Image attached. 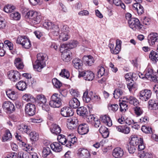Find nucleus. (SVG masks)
<instances>
[{
    "instance_id": "obj_1",
    "label": "nucleus",
    "mask_w": 158,
    "mask_h": 158,
    "mask_svg": "<svg viewBox=\"0 0 158 158\" xmlns=\"http://www.w3.org/2000/svg\"><path fill=\"white\" fill-rule=\"evenodd\" d=\"M46 55L42 53L37 55V60L33 65V68L35 71L39 72L41 71L42 69L45 66V60Z\"/></svg>"
},
{
    "instance_id": "obj_2",
    "label": "nucleus",
    "mask_w": 158,
    "mask_h": 158,
    "mask_svg": "<svg viewBox=\"0 0 158 158\" xmlns=\"http://www.w3.org/2000/svg\"><path fill=\"white\" fill-rule=\"evenodd\" d=\"M61 94H58L57 93H55L51 97V100L49 102V104L50 106L53 108L59 107L61 105L62 96H64L63 95L62 92L60 93Z\"/></svg>"
},
{
    "instance_id": "obj_3",
    "label": "nucleus",
    "mask_w": 158,
    "mask_h": 158,
    "mask_svg": "<svg viewBox=\"0 0 158 158\" xmlns=\"http://www.w3.org/2000/svg\"><path fill=\"white\" fill-rule=\"evenodd\" d=\"M27 16L31 20L32 23L35 24L40 23L42 19V16L40 13L31 11L27 14Z\"/></svg>"
},
{
    "instance_id": "obj_4",
    "label": "nucleus",
    "mask_w": 158,
    "mask_h": 158,
    "mask_svg": "<svg viewBox=\"0 0 158 158\" xmlns=\"http://www.w3.org/2000/svg\"><path fill=\"white\" fill-rule=\"evenodd\" d=\"M16 43L21 45L22 47L26 48L29 49L31 46L30 40L26 36H19L17 38Z\"/></svg>"
},
{
    "instance_id": "obj_5",
    "label": "nucleus",
    "mask_w": 158,
    "mask_h": 158,
    "mask_svg": "<svg viewBox=\"0 0 158 158\" xmlns=\"http://www.w3.org/2000/svg\"><path fill=\"white\" fill-rule=\"evenodd\" d=\"M43 26L46 29L50 30V32L54 35H57L59 34V27L50 22H46L43 24Z\"/></svg>"
},
{
    "instance_id": "obj_6",
    "label": "nucleus",
    "mask_w": 158,
    "mask_h": 158,
    "mask_svg": "<svg viewBox=\"0 0 158 158\" xmlns=\"http://www.w3.org/2000/svg\"><path fill=\"white\" fill-rule=\"evenodd\" d=\"M128 23L130 27L133 30H140L143 27L142 25L140 23L139 20L136 18L131 19Z\"/></svg>"
},
{
    "instance_id": "obj_7",
    "label": "nucleus",
    "mask_w": 158,
    "mask_h": 158,
    "mask_svg": "<svg viewBox=\"0 0 158 158\" xmlns=\"http://www.w3.org/2000/svg\"><path fill=\"white\" fill-rule=\"evenodd\" d=\"M84 77V79L88 81H91L94 77V75L92 72L90 71H83L79 72L78 77Z\"/></svg>"
},
{
    "instance_id": "obj_8",
    "label": "nucleus",
    "mask_w": 158,
    "mask_h": 158,
    "mask_svg": "<svg viewBox=\"0 0 158 158\" xmlns=\"http://www.w3.org/2000/svg\"><path fill=\"white\" fill-rule=\"evenodd\" d=\"M78 121L76 117L70 118L67 120V127L70 130H74L78 125Z\"/></svg>"
},
{
    "instance_id": "obj_9",
    "label": "nucleus",
    "mask_w": 158,
    "mask_h": 158,
    "mask_svg": "<svg viewBox=\"0 0 158 158\" xmlns=\"http://www.w3.org/2000/svg\"><path fill=\"white\" fill-rule=\"evenodd\" d=\"M139 98L143 101L148 100L150 98L152 92L151 90L145 89L139 92Z\"/></svg>"
},
{
    "instance_id": "obj_10",
    "label": "nucleus",
    "mask_w": 158,
    "mask_h": 158,
    "mask_svg": "<svg viewBox=\"0 0 158 158\" xmlns=\"http://www.w3.org/2000/svg\"><path fill=\"white\" fill-rule=\"evenodd\" d=\"M8 77L12 81H15L20 79V74L17 71L11 70L8 73Z\"/></svg>"
},
{
    "instance_id": "obj_11",
    "label": "nucleus",
    "mask_w": 158,
    "mask_h": 158,
    "mask_svg": "<svg viewBox=\"0 0 158 158\" xmlns=\"http://www.w3.org/2000/svg\"><path fill=\"white\" fill-rule=\"evenodd\" d=\"M25 112L30 116H33L35 113V107L32 104L29 103L27 104L25 107Z\"/></svg>"
},
{
    "instance_id": "obj_12",
    "label": "nucleus",
    "mask_w": 158,
    "mask_h": 158,
    "mask_svg": "<svg viewBox=\"0 0 158 158\" xmlns=\"http://www.w3.org/2000/svg\"><path fill=\"white\" fill-rule=\"evenodd\" d=\"M2 107L4 110L9 113H12L15 110V107L13 103L8 101L5 102Z\"/></svg>"
},
{
    "instance_id": "obj_13",
    "label": "nucleus",
    "mask_w": 158,
    "mask_h": 158,
    "mask_svg": "<svg viewBox=\"0 0 158 158\" xmlns=\"http://www.w3.org/2000/svg\"><path fill=\"white\" fill-rule=\"evenodd\" d=\"M60 113L61 115L64 117L71 116L73 114L72 109L69 107H64L61 108Z\"/></svg>"
},
{
    "instance_id": "obj_14",
    "label": "nucleus",
    "mask_w": 158,
    "mask_h": 158,
    "mask_svg": "<svg viewBox=\"0 0 158 158\" xmlns=\"http://www.w3.org/2000/svg\"><path fill=\"white\" fill-rule=\"evenodd\" d=\"M148 42L150 45H153L158 42V34L156 33L150 34L148 36Z\"/></svg>"
},
{
    "instance_id": "obj_15",
    "label": "nucleus",
    "mask_w": 158,
    "mask_h": 158,
    "mask_svg": "<svg viewBox=\"0 0 158 158\" xmlns=\"http://www.w3.org/2000/svg\"><path fill=\"white\" fill-rule=\"evenodd\" d=\"M77 131L78 133L81 135L86 134L89 132V126L86 124H80L78 126Z\"/></svg>"
},
{
    "instance_id": "obj_16",
    "label": "nucleus",
    "mask_w": 158,
    "mask_h": 158,
    "mask_svg": "<svg viewBox=\"0 0 158 158\" xmlns=\"http://www.w3.org/2000/svg\"><path fill=\"white\" fill-rule=\"evenodd\" d=\"M83 63L86 65L90 66L94 62V58L90 55L84 56L82 59Z\"/></svg>"
},
{
    "instance_id": "obj_17",
    "label": "nucleus",
    "mask_w": 158,
    "mask_h": 158,
    "mask_svg": "<svg viewBox=\"0 0 158 158\" xmlns=\"http://www.w3.org/2000/svg\"><path fill=\"white\" fill-rule=\"evenodd\" d=\"M133 10L137 12L139 15H141L144 11V9L143 6L140 3H135L133 5Z\"/></svg>"
},
{
    "instance_id": "obj_18",
    "label": "nucleus",
    "mask_w": 158,
    "mask_h": 158,
    "mask_svg": "<svg viewBox=\"0 0 158 158\" xmlns=\"http://www.w3.org/2000/svg\"><path fill=\"white\" fill-rule=\"evenodd\" d=\"M123 150L120 148L117 147L114 150L112 154L116 158H120L123 156Z\"/></svg>"
},
{
    "instance_id": "obj_19",
    "label": "nucleus",
    "mask_w": 158,
    "mask_h": 158,
    "mask_svg": "<svg viewBox=\"0 0 158 158\" xmlns=\"http://www.w3.org/2000/svg\"><path fill=\"white\" fill-rule=\"evenodd\" d=\"M69 105L71 108L76 109L80 105V102L77 98H72L69 101Z\"/></svg>"
},
{
    "instance_id": "obj_20",
    "label": "nucleus",
    "mask_w": 158,
    "mask_h": 158,
    "mask_svg": "<svg viewBox=\"0 0 158 158\" xmlns=\"http://www.w3.org/2000/svg\"><path fill=\"white\" fill-rule=\"evenodd\" d=\"M6 93L7 97L12 100H15L18 98V96L17 93L12 89H7L6 91Z\"/></svg>"
},
{
    "instance_id": "obj_21",
    "label": "nucleus",
    "mask_w": 158,
    "mask_h": 158,
    "mask_svg": "<svg viewBox=\"0 0 158 158\" xmlns=\"http://www.w3.org/2000/svg\"><path fill=\"white\" fill-rule=\"evenodd\" d=\"M101 121L109 127L111 126L112 125V121L110 118L106 115H102L100 117Z\"/></svg>"
},
{
    "instance_id": "obj_22",
    "label": "nucleus",
    "mask_w": 158,
    "mask_h": 158,
    "mask_svg": "<svg viewBox=\"0 0 158 158\" xmlns=\"http://www.w3.org/2000/svg\"><path fill=\"white\" fill-rule=\"evenodd\" d=\"M50 130L52 134L57 135L60 133L61 131V129L58 125L56 124H53L51 126Z\"/></svg>"
},
{
    "instance_id": "obj_23",
    "label": "nucleus",
    "mask_w": 158,
    "mask_h": 158,
    "mask_svg": "<svg viewBox=\"0 0 158 158\" xmlns=\"http://www.w3.org/2000/svg\"><path fill=\"white\" fill-rule=\"evenodd\" d=\"M50 146L53 151L56 152H59L62 150L61 145L58 142H54Z\"/></svg>"
},
{
    "instance_id": "obj_24",
    "label": "nucleus",
    "mask_w": 158,
    "mask_h": 158,
    "mask_svg": "<svg viewBox=\"0 0 158 158\" xmlns=\"http://www.w3.org/2000/svg\"><path fill=\"white\" fill-rule=\"evenodd\" d=\"M72 62L74 67L77 69H81L83 65L82 61L77 58L73 59Z\"/></svg>"
},
{
    "instance_id": "obj_25",
    "label": "nucleus",
    "mask_w": 158,
    "mask_h": 158,
    "mask_svg": "<svg viewBox=\"0 0 158 158\" xmlns=\"http://www.w3.org/2000/svg\"><path fill=\"white\" fill-rule=\"evenodd\" d=\"M77 113L80 116H87L88 111L87 108L84 106H81L78 108L77 110Z\"/></svg>"
},
{
    "instance_id": "obj_26",
    "label": "nucleus",
    "mask_w": 158,
    "mask_h": 158,
    "mask_svg": "<svg viewBox=\"0 0 158 158\" xmlns=\"http://www.w3.org/2000/svg\"><path fill=\"white\" fill-rule=\"evenodd\" d=\"M126 98L127 102L134 106H137L139 104V101L133 96H128L126 97Z\"/></svg>"
},
{
    "instance_id": "obj_27",
    "label": "nucleus",
    "mask_w": 158,
    "mask_h": 158,
    "mask_svg": "<svg viewBox=\"0 0 158 158\" xmlns=\"http://www.w3.org/2000/svg\"><path fill=\"white\" fill-rule=\"evenodd\" d=\"M92 95H93L92 91H90L89 93H88L87 91H85L84 93L83 96V100L87 103L89 102L90 100H91Z\"/></svg>"
},
{
    "instance_id": "obj_28",
    "label": "nucleus",
    "mask_w": 158,
    "mask_h": 158,
    "mask_svg": "<svg viewBox=\"0 0 158 158\" xmlns=\"http://www.w3.org/2000/svg\"><path fill=\"white\" fill-rule=\"evenodd\" d=\"M149 108L151 109L156 110L158 109V101L154 100H150L148 102Z\"/></svg>"
},
{
    "instance_id": "obj_29",
    "label": "nucleus",
    "mask_w": 158,
    "mask_h": 158,
    "mask_svg": "<svg viewBox=\"0 0 158 158\" xmlns=\"http://www.w3.org/2000/svg\"><path fill=\"white\" fill-rule=\"evenodd\" d=\"M99 131L103 138H106L108 136L109 133L108 129L105 126H101L99 129Z\"/></svg>"
},
{
    "instance_id": "obj_30",
    "label": "nucleus",
    "mask_w": 158,
    "mask_h": 158,
    "mask_svg": "<svg viewBox=\"0 0 158 158\" xmlns=\"http://www.w3.org/2000/svg\"><path fill=\"white\" fill-rule=\"evenodd\" d=\"M71 53L69 51H66L63 52L62 54L61 57L63 60L66 62L69 61L71 59Z\"/></svg>"
},
{
    "instance_id": "obj_31",
    "label": "nucleus",
    "mask_w": 158,
    "mask_h": 158,
    "mask_svg": "<svg viewBox=\"0 0 158 158\" xmlns=\"http://www.w3.org/2000/svg\"><path fill=\"white\" fill-rule=\"evenodd\" d=\"M27 85L25 82L23 81H20L16 85L17 89L19 90L23 91L27 88Z\"/></svg>"
},
{
    "instance_id": "obj_32",
    "label": "nucleus",
    "mask_w": 158,
    "mask_h": 158,
    "mask_svg": "<svg viewBox=\"0 0 158 158\" xmlns=\"http://www.w3.org/2000/svg\"><path fill=\"white\" fill-rule=\"evenodd\" d=\"M14 64L16 67L19 69H22L24 67V65L20 58H16L15 60Z\"/></svg>"
},
{
    "instance_id": "obj_33",
    "label": "nucleus",
    "mask_w": 158,
    "mask_h": 158,
    "mask_svg": "<svg viewBox=\"0 0 158 158\" xmlns=\"http://www.w3.org/2000/svg\"><path fill=\"white\" fill-rule=\"evenodd\" d=\"M12 138V135L10 131L6 130L2 137V141L4 142L10 140Z\"/></svg>"
},
{
    "instance_id": "obj_34",
    "label": "nucleus",
    "mask_w": 158,
    "mask_h": 158,
    "mask_svg": "<svg viewBox=\"0 0 158 158\" xmlns=\"http://www.w3.org/2000/svg\"><path fill=\"white\" fill-rule=\"evenodd\" d=\"M123 94V91L120 88L116 89L114 91V97L116 99L121 97Z\"/></svg>"
},
{
    "instance_id": "obj_35",
    "label": "nucleus",
    "mask_w": 158,
    "mask_h": 158,
    "mask_svg": "<svg viewBox=\"0 0 158 158\" xmlns=\"http://www.w3.org/2000/svg\"><path fill=\"white\" fill-rule=\"evenodd\" d=\"M18 132H24L28 133L29 129L28 128V126L23 124H22L20 125L18 127Z\"/></svg>"
},
{
    "instance_id": "obj_36",
    "label": "nucleus",
    "mask_w": 158,
    "mask_h": 158,
    "mask_svg": "<svg viewBox=\"0 0 158 158\" xmlns=\"http://www.w3.org/2000/svg\"><path fill=\"white\" fill-rule=\"evenodd\" d=\"M88 119H90V121H94V126L96 128L98 127L100 125V120L95 118L93 115H90L88 117Z\"/></svg>"
},
{
    "instance_id": "obj_37",
    "label": "nucleus",
    "mask_w": 158,
    "mask_h": 158,
    "mask_svg": "<svg viewBox=\"0 0 158 158\" xmlns=\"http://www.w3.org/2000/svg\"><path fill=\"white\" fill-rule=\"evenodd\" d=\"M23 100L27 102H33L35 101V98L31 94H26L23 96Z\"/></svg>"
},
{
    "instance_id": "obj_38",
    "label": "nucleus",
    "mask_w": 158,
    "mask_h": 158,
    "mask_svg": "<svg viewBox=\"0 0 158 158\" xmlns=\"http://www.w3.org/2000/svg\"><path fill=\"white\" fill-rule=\"evenodd\" d=\"M149 58L153 61L156 62L158 60V53L152 50L149 54Z\"/></svg>"
},
{
    "instance_id": "obj_39",
    "label": "nucleus",
    "mask_w": 158,
    "mask_h": 158,
    "mask_svg": "<svg viewBox=\"0 0 158 158\" xmlns=\"http://www.w3.org/2000/svg\"><path fill=\"white\" fill-rule=\"evenodd\" d=\"M37 100L38 101L39 105L43 103L47 102V99L46 97L43 94L38 95L36 97Z\"/></svg>"
},
{
    "instance_id": "obj_40",
    "label": "nucleus",
    "mask_w": 158,
    "mask_h": 158,
    "mask_svg": "<svg viewBox=\"0 0 158 158\" xmlns=\"http://www.w3.org/2000/svg\"><path fill=\"white\" fill-rule=\"evenodd\" d=\"M110 49L111 52L114 54H118L120 51L121 48H119L117 46H115L114 47V45L112 44H110Z\"/></svg>"
},
{
    "instance_id": "obj_41",
    "label": "nucleus",
    "mask_w": 158,
    "mask_h": 158,
    "mask_svg": "<svg viewBox=\"0 0 158 158\" xmlns=\"http://www.w3.org/2000/svg\"><path fill=\"white\" fill-rule=\"evenodd\" d=\"M98 77H101L103 76H106L107 75V72L103 67L99 66L98 67Z\"/></svg>"
},
{
    "instance_id": "obj_42",
    "label": "nucleus",
    "mask_w": 158,
    "mask_h": 158,
    "mask_svg": "<svg viewBox=\"0 0 158 158\" xmlns=\"http://www.w3.org/2000/svg\"><path fill=\"white\" fill-rule=\"evenodd\" d=\"M127 87L129 91L131 92L133 90H135L137 88V85L134 83L133 80L130 82H128L127 84Z\"/></svg>"
},
{
    "instance_id": "obj_43",
    "label": "nucleus",
    "mask_w": 158,
    "mask_h": 158,
    "mask_svg": "<svg viewBox=\"0 0 158 158\" xmlns=\"http://www.w3.org/2000/svg\"><path fill=\"white\" fill-rule=\"evenodd\" d=\"M140 138L138 137H132L129 143L131 144V145H133L137 147L140 142Z\"/></svg>"
},
{
    "instance_id": "obj_44",
    "label": "nucleus",
    "mask_w": 158,
    "mask_h": 158,
    "mask_svg": "<svg viewBox=\"0 0 158 158\" xmlns=\"http://www.w3.org/2000/svg\"><path fill=\"white\" fill-rule=\"evenodd\" d=\"M51 152L50 148L49 147H45L43 148L42 151V156L44 157H46Z\"/></svg>"
},
{
    "instance_id": "obj_45",
    "label": "nucleus",
    "mask_w": 158,
    "mask_h": 158,
    "mask_svg": "<svg viewBox=\"0 0 158 158\" xmlns=\"http://www.w3.org/2000/svg\"><path fill=\"white\" fill-rule=\"evenodd\" d=\"M29 136L31 139L34 141H36L39 139L38 134L35 131L31 132L29 134Z\"/></svg>"
},
{
    "instance_id": "obj_46",
    "label": "nucleus",
    "mask_w": 158,
    "mask_h": 158,
    "mask_svg": "<svg viewBox=\"0 0 158 158\" xmlns=\"http://www.w3.org/2000/svg\"><path fill=\"white\" fill-rule=\"evenodd\" d=\"M120 110L121 112H125L128 109L127 105L125 101H123L119 103Z\"/></svg>"
},
{
    "instance_id": "obj_47",
    "label": "nucleus",
    "mask_w": 158,
    "mask_h": 158,
    "mask_svg": "<svg viewBox=\"0 0 158 158\" xmlns=\"http://www.w3.org/2000/svg\"><path fill=\"white\" fill-rule=\"evenodd\" d=\"M57 140L59 143L61 144L65 145L66 144L67 139L65 138V136L63 135H60L58 136Z\"/></svg>"
},
{
    "instance_id": "obj_48",
    "label": "nucleus",
    "mask_w": 158,
    "mask_h": 158,
    "mask_svg": "<svg viewBox=\"0 0 158 158\" xmlns=\"http://www.w3.org/2000/svg\"><path fill=\"white\" fill-rule=\"evenodd\" d=\"M15 9V7L14 6L9 5H6L4 8V11L7 13L12 12Z\"/></svg>"
},
{
    "instance_id": "obj_49",
    "label": "nucleus",
    "mask_w": 158,
    "mask_h": 158,
    "mask_svg": "<svg viewBox=\"0 0 158 158\" xmlns=\"http://www.w3.org/2000/svg\"><path fill=\"white\" fill-rule=\"evenodd\" d=\"M10 16L11 19L16 20H19L21 17L20 14L18 12L12 13L10 14Z\"/></svg>"
},
{
    "instance_id": "obj_50",
    "label": "nucleus",
    "mask_w": 158,
    "mask_h": 158,
    "mask_svg": "<svg viewBox=\"0 0 158 158\" xmlns=\"http://www.w3.org/2000/svg\"><path fill=\"white\" fill-rule=\"evenodd\" d=\"M69 36L67 33L61 32L59 35V39L63 41H66L69 38Z\"/></svg>"
},
{
    "instance_id": "obj_51",
    "label": "nucleus",
    "mask_w": 158,
    "mask_h": 158,
    "mask_svg": "<svg viewBox=\"0 0 158 158\" xmlns=\"http://www.w3.org/2000/svg\"><path fill=\"white\" fill-rule=\"evenodd\" d=\"M78 44V42L77 41H72L66 44V47L69 49H72L76 47Z\"/></svg>"
},
{
    "instance_id": "obj_52",
    "label": "nucleus",
    "mask_w": 158,
    "mask_h": 158,
    "mask_svg": "<svg viewBox=\"0 0 158 158\" xmlns=\"http://www.w3.org/2000/svg\"><path fill=\"white\" fill-rule=\"evenodd\" d=\"M69 72L65 69L62 70L61 72L60 73V75L68 79L69 77Z\"/></svg>"
},
{
    "instance_id": "obj_53",
    "label": "nucleus",
    "mask_w": 158,
    "mask_h": 158,
    "mask_svg": "<svg viewBox=\"0 0 158 158\" xmlns=\"http://www.w3.org/2000/svg\"><path fill=\"white\" fill-rule=\"evenodd\" d=\"M108 109L110 110L113 112H116L118 108V106L116 104H109L108 105Z\"/></svg>"
},
{
    "instance_id": "obj_54",
    "label": "nucleus",
    "mask_w": 158,
    "mask_h": 158,
    "mask_svg": "<svg viewBox=\"0 0 158 158\" xmlns=\"http://www.w3.org/2000/svg\"><path fill=\"white\" fill-rule=\"evenodd\" d=\"M113 3L116 6H120L124 10L125 9V6L121 0H112Z\"/></svg>"
},
{
    "instance_id": "obj_55",
    "label": "nucleus",
    "mask_w": 158,
    "mask_h": 158,
    "mask_svg": "<svg viewBox=\"0 0 158 158\" xmlns=\"http://www.w3.org/2000/svg\"><path fill=\"white\" fill-rule=\"evenodd\" d=\"M52 82L54 86L56 88H59L62 86V83L56 78L52 80Z\"/></svg>"
},
{
    "instance_id": "obj_56",
    "label": "nucleus",
    "mask_w": 158,
    "mask_h": 158,
    "mask_svg": "<svg viewBox=\"0 0 158 158\" xmlns=\"http://www.w3.org/2000/svg\"><path fill=\"white\" fill-rule=\"evenodd\" d=\"M80 155L81 157L87 158L89 156V152L86 149H83L81 151Z\"/></svg>"
},
{
    "instance_id": "obj_57",
    "label": "nucleus",
    "mask_w": 158,
    "mask_h": 158,
    "mask_svg": "<svg viewBox=\"0 0 158 158\" xmlns=\"http://www.w3.org/2000/svg\"><path fill=\"white\" fill-rule=\"evenodd\" d=\"M142 131L144 133L147 134L151 133L152 131V128L145 125H143L141 128Z\"/></svg>"
},
{
    "instance_id": "obj_58",
    "label": "nucleus",
    "mask_w": 158,
    "mask_h": 158,
    "mask_svg": "<svg viewBox=\"0 0 158 158\" xmlns=\"http://www.w3.org/2000/svg\"><path fill=\"white\" fill-rule=\"evenodd\" d=\"M18 158H29L28 153L27 152L23 153L19 152L17 155Z\"/></svg>"
},
{
    "instance_id": "obj_59",
    "label": "nucleus",
    "mask_w": 158,
    "mask_h": 158,
    "mask_svg": "<svg viewBox=\"0 0 158 158\" xmlns=\"http://www.w3.org/2000/svg\"><path fill=\"white\" fill-rule=\"evenodd\" d=\"M137 147H135L133 145H131V144H129L127 146V149L130 154H132L135 152L136 148Z\"/></svg>"
},
{
    "instance_id": "obj_60",
    "label": "nucleus",
    "mask_w": 158,
    "mask_h": 158,
    "mask_svg": "<svg viewBox=\"0 0 158 158\" xmlns=\"http://www.w3.org/2000/svg\"><path fill=\"white\" fill-rule=\"evenodd\" d=\"M140 142L138 145V150L139 151H142L145 148V147L143 143V139L140 138Z\"/></svg>"
},
{
    "instance_id": "obj_61",
    "label": "nucleus",
    "mask_w": 158,
    "mask_h": 158,
    "mask_svg": "<svg viewBox=\"0 0 158 158\" xmlns=\"http://www.w3.org/2000/svg\"><path fill=\"white\" fill-rule=\"evenodd\" d=\"M91 100L95 102H98L100 101L101 98L99 96L95 94H93V93Z\"/></svg>"
},
{
    "instance_id": "obj_62",
    "label": "nucleus",
    "mask_w": 158,
    "mask_h": 158,
    "mask_svg": "<svg viewBox=\"0 0 158 158\" xmlns=\"http://www.w3.org/2000/svg\"><path fill=\"white\" fill-rule=\"evenodd\" d=\"M145 73V78L148 79L150 77L153 75V70L151 69H148L146 70Z\"/></svg>"
},
{
    "instance_id": "obj_63",
    "label": "nucleus",
    "mask_w": 158,
    "mask_h": 158,
    "mask_svg": "<svg viewBox=\"0 0 158 158\" xmlns=\"http://www.w3.org/2000/svg\"><path fill=\"white\" fill-rule=\"evenodd\" d=\"M140 156L144 158H153L152 154L151 153L147 152H144L143 151V152L140 154Z\"/></svg>"
},
{
    "instance_id": "obj_64",
    "label": "nucleus",
    "mask_w": 158,
    "mask_h": 158,
    "mask_svg": "<svg viewBox=\"0 0 158 158\" xmlns=\"http://www.w3.org/2000/svg\"><path fill=\"white\" fill-rule=\"evenodd\" d=\"M134 110L135 114L138 116L140 115L143 113L142 109L137 105L134 108Z\"/></svg>"
}]
</instances>
